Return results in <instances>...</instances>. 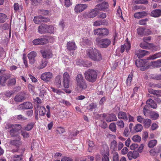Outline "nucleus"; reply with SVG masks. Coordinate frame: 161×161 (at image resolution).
<instances>
[{
    "mask_svg": "<svg viewBox=\"0 0 161 161\" xmlns=\"http://www.w3.org/2000/svg\"><path fill=\"white\" fill-rule=\"evenodd\" d=\"M161 57V53L159 52L150 56L147 58V60H153Z\"/></svg>",
    "mask_w": 161,
    "mask_h": 161,
    "instance_id": "473e14b6",
    "label": "nucleus"
},
{
    "mask_svg": "<svg viewBox=\"0 0 161 161\" xmlns=\"http://www.w3.org/2000/svg\"><path fill=\"white\" fill-rule=\"evenodd\" d=\"M145 119H144L141 116H138L137 117V120L138 122L142 123L143 122Z\"/></svg>",
    "mask_w": 161,
    "mask_h": 161,
    "instance_id": "338daca9",
    "label": "nucleus"
},
{
    "mask_svg": "<svg viewBox=\"0 0 161 161\" xmlns=\"http://www.w3.org/2000/svg\"><path fill=\"white\" fill-rule=\"evenodd\" d=\"M47 93L45 90L43 89L42 90L40 93V96L42 97H43L45 96H46Z\"/></svg>",
    "mask_w": 161,
    "mask_h": 161,
    "instance_id": "774afa93",
    "label": "nucleus"
},
{
    "mask_svg": "<svg viewBox=\"0 0 161 161\" xmlns=\"http://www.w3.org/2000/svg\"><path fill=\"white\" fill-rule=\"evenodd\" d=\"M151 118L153 120H156L159 117L158 114L155 112H153L150 114Z\"/></svg>",
    "mask_w": 161,
    "mask_h": 161,
    "instance_id": "a18cd8bd",
    "label": "nucleus"
},
{
    "mask_svg": "<svg viewBox=\"0 0 161 161\" xmlns=\"http://www.w3.org/2000/svg\"><path fill=\"white\" fill-rule=\"evenodd\" d=\"M109 128L112 131L115 132L116 131V126L114 123H111L109 126Z\"/></svg>",
    "mask_w": 161,
    "mask_h": 161,
    "instance_id": "8fccbe9b",
    "label": "nucleus"
},
{
    "mask_svg": "<svg viewBox=\"0 0 161 161\" xmlns=\"http://www.w3.org/2000/svg\"><path fill=\"white\" fill-rule=\"evenodd\" d=\"M94 35L100 36H105L108 35L109 33L108 30L105 28H99L93 31Z\"/></svg>",
    "mask_w": 161,
    "mask_h": 161,
    "instance_id": "39448f33",
    "label": "nucleus"
},
{
    "mask_svg": "<svg viewBox=\"0 0 161 161\" xmlns=\"http://www.w3.org/2000/svg\"><path fill=\"white\" fill-rule=\"evenodd\" d=\"M148 19L147 18L141 20L139 21V24L141 25H145L146 24L147 22L148 21Z\"/></svg>",
    "mask_w": 161,
    "mask_h": 161,
    "instance_id": "680f3d73",
    "label": "nucleus"
},
{
    "mask_svg": "<svg viewBox=\"0 0 161 161\" xmlns=\"http://www.w3.org/2000/svg\"><path fill=\"white\" fill-rule=\"evenodd\" d=\"M148 52L142 50H136L135 51V54L139 58H142L147 54Z\"/></svg>",
    "mask_w": 161,
    "mask_h": 161,
    "instance_id": "ddd939ff",
    "label": "nucleus"
},
{
    "mask_svg": "<svg viewBox=\"0 0 161 161\" xmlns=\"http://www.w3.org/2000/svg\"><path fill=\"white\" fill-rule=\"evenodd\" d=\"M10 144L16 147H19L22 144L20 138H18V140H12L10 142Z\"/></svg>",
    "mask_w": 161,
    "mask_h": 161,
    "instance_id": "cd10ccee",
    "label": "nucleus"
},
{
    "mask_svg": "<svg viewBox=\"0 0 161 161\" xmlns=\"http://www.w3.org/2000/svg\"><path fill=\"white\" fill-rule=\"evenodd\" d=\"M130 42L128 41V39H127L126 42H125L124 45H122L121 46L120 49L121 52L122 53H123L125 49L127 52H128L130 49Z\"/></svg>",
    "mask_w": 161,
    "mask_h": 161,
    "instance_id": "4468645a",
    "label": "nucleus"
},
{
    "mask_svg": "<svg viewBox=\"0 0 161 161\" xmlns=\"http://www.w3.org/2000/svg\"><path fill=\"white\" fill-rule=\"evenodd\" d=\"M135 63L137 67H140L143 66L145 63L144 60L142 59L139 60H136Z\"/></svg>",
    "mask_w": 161,
    "mask_h": 161,
    "instance_id": "f704fd0d",
    "label": "nucleus"
},
{
    "mask_svg": "<svg viewBox=\"0 0 161 161\" xmlns=\"http://www.w3.org/2000/svg\"><path fill=\"white\" fill-rule=\"evenodd\" d=\"M133 158L134 159H136L139 156V154L138 152L136 151H132Z\"/></svg>",
    "mask_w": 161,
    "mask_h": 161,
    "instance_id": "bf43d9fd",
    "label": "nucleus"
},
{
    "mask_svg": "<svg viewBox=\"0 0 161 161\" xmlns=\"http://www.w3.org/2000/svg\"><path fill=\"white\" fill-rule=\"evenodd\" d=\"M38 110L39 111V115L41 116L44 115L46 112V109L43 106H41L39 107Z\"/></svg>",
    "mask_w": 161,
    "mask_h": 161,
    "instance_id": "e433bc0d",
    "label": "nucleus"
},
{
    "mask_svg": "<svg viewBox=\"0 0 161 161\" xmlns=\"http://www.w3.org/2000/svg\"><path fill=\"white\" fill-rule=\"evenodd\" d=\"M157 143L156 140H152L149 141L148 143V146L150 148H153L156 146Z\"/></svg>",
    "mask_w": 161,
    "mask_h": 161,
    "instance_id": "a19ab883",
    "label": "nucleus"
},
{
    "mask_svg": "<svg viewBox=\"0 0 161 161\" xmlns=\"http://www.w3.org/2000/svg\"><path fill=\"white\" fill-rule=\"evenodd\" d=\"M53 77V75L52 73L48 72H45L41 75V78L45 82H47L50 81Z\"/></svg>",
    "mask_w": 161,
    "mask_h": 161,
    "instance_id": "6e6552de",
    "label": "nucleus"
},
{
    "mask_svg": "<svg viewBox=\"0 0 161 161\" xmlns=\"http://www.w3.org/2000/svg\"><path fill=\"white\" fill-rule=\"evenodd\" d=\"M63 84L64 88H68L69 86L70 77L68 73H64L63 75Z\"/></svg>",
    "mask_w": 161,
    "mask_h": 161,
    "instance_id": "423d86ee",
    "label": "nucleus"
},
{
    "mask_svg": "<svg viewBox=\"0 0 161 161\" xmlns=\"http://www.w3.org/2000/svg\"><path fill=\"white\" fill-rule=\"evenodd\" d=\"M147 15V13L145 11L138 12L135 13L134 14V18L136 19H139L142 18Z\"/></svg>",
    "mask_w": 161,
    "mask_h": 161,
    "instance_id": "6ab92c4d",
    "label": "nucleus"
},
{
    "mask_svg": "<svg viewBox=\"0 0 161 161\" xmlns=\"http://www.w3.org/2000/svg\"><path fill=\"white\" fill-rule=\"evenodd\" d=\"M147 104L149 105L152 108L156 109L157 107L156 103L151 98L148 99L146 101Z\"/></svg>",
    "mask_w": 161,
    "mask_h": 161,
    "instance_id": "393cba45",
    "label": "nucleus"
},
{
    "mask_svg": "<svg viewBox=\"0 0 161 161\" xmlns=\"http://www.w3.org/2000/svg\"><path fill=\"white\" fill-rule=\"evenodd\" d=\"M84 80H85L81 74H78L76 77L75 80L76 84Z\"/></svg>",
    "mask_w": 161,
    "mask_h": 161,
    "instance_id": "c9c22d12",
    "label": "nucleus"
},
{
    "mask_svg": "<svg viewBox=\"0 0 161 161\" xmlns=\"http://www.w3.org/2000/svg\"><path fill=\"white\" fill-rule=\"evenodd\" d=\"M98 12L96 7L95 8L92 9L91 11L87 15L88 17L90 18H93L95 17Z\"/></svg>",
    "mask_w": 161,
    "mask_h": 161,
    "instance_id": "a878e982",
    "label": "nucleus"
},
{
    "mask_svg": "<svg viewBox=\"0 0 161 161\" xmlns=\"http://www.w3.org/2000/svg\"><path fill=\"white\" fill-rule=\"evenodd\" d=\"M47 39L46 38H37L34 39L32 41V43L34 45H38L44 44Z\"/></svg>",
    "mask_w": 161,
    "mask_h": 161,
    "instance_id": "2eb2a0df",
    "label": "nucleus"
},
{
    "mask_svg": "<svg viewBox=\"0 0 161 161\" xmlns=\"http://www.w3.org/2000/svg\"><path fill=\"white\" fill-rule=\"evenodd\" d=\"M24 99L25 98L23 96L19 95L16 96L14 98V100L16 102H21L23 101Z\"/></svg>",
    "mask_w": 161,
    "mask_h": 161,
    "instance_id": "ea45409f",
    "label": "nucleus"
},
{
    "mask_svg": "<svg viewBox=\"0 0 161 161\" xmlns=\"http://www.w3.org/2000/svg\"><path fill=\"white\" fill-rule=\"evenodd\" d=\"M88 145L89 147L88 150L89 152H92V150L95 149L94 144L92 141H89L88 142Z\"/></svg>",
    "mask_w": 161,
    "mask_h": 161,
    "instance_id": "37998d69",
    "label": "nucleus"
},
{
    "mask_svg": "<svg viewBox=\"0 0 161 161\" xmlns=\"http://www.w3.org/2000/svg\"><path fill=\"white\" fill-rule=\"evenodd\" d=\"M151 65L155 67H161V59H158L156 61L151 62Z\"/></svg>",
    "mask_w": 161,
    "mask_h": 161,
    "instance_id": "2f4dec72",
    "label": "nucleus"
},
{
    "mask_svg": "<svg viewBox=\"0 0 161 161\" xmlns=\"http://www.w3.org/2000/svg\"><path fill=\"white\" fill-rule=\"evenodd\" d=\"M95 7L98 11H103L109 12L110 9L108 8V5L106 2H103L102 3L97 5Z\"/></svg>",
    "mask_w": 161,
    "mask_h": 161,
    "instance_id": "0eeeda50",
    "label": "nucleus"
},
{
    "mask_svg": "<svg viewBox=\"0 0 161 161\" xmlns=\"http://www.w3.org/2000/svg\"><path fill=\"white\" fill-rule=\"evenodd\" d=\"M37 55L36 53L34 51H32L28 54V57L29 60V63L31 64H33L35 61V58Z\"/></svg>",
    "mask_w": 161,
    "mask_h": 161,
    "instance_id": "f8f14e48",
    "label": "nucleus"
},
{
    "mask_svg": "<svg viewBox=\"0 0 161 161\" xmlns=\"http://www.w3.org/2000/svg\"><path fill=\"white\" fill-rule=\"evenodd\" d=\"M130 134V132L128 128L127 127L125 128L123 132L124 136L125 137H127Z\"/></svg>",
    "mask_w": 161,
    "mask_h": 161,
    "instance_id": "864d4df0",
    "label": "nucleus"
},
{
    "mask_svg": "<svg viewBox=\"0 0 161 161\" xmlns=\"http://www.w3.org/2000/svg\"><path fill=\"white\" fill-rule=\"evenodd\" d=\"M87 7V5L86 4H78L75 7L74 11L76 13H79L83 11Z\"/></svg>",
    "mask_w": 161,
    "mask_h": 161,
    "instance_id": "9d476101",
    "label": "nucleus"
},
{
    "mask_svg": "<svg viewBox=\"0 0 161 161\" xmlns=\"http://www.w3.org/2000/svg\"><path fill=\"white\" fill-rule=\"evenodd\" d=\"M106 120L107 122H109L111 121H116L117 119L115 114H108L106 118Z\"/></svg>",
    "mask_w": 161,
    "mask_h": 161,
    "instance_id": "aec40b11",
    "label": "nucleus"
},
{
    "mask_svg": "<svg viewBox=\"0 0 161 161\" xmlns=\"http://www.w3.org/2000/svg\"><path fill=\"white\" fill-rule=\"evenodd\" d=\"M76 85L78 88L80 90L85 89L87 87V85L85 80L76 84Z\"/></svg>",
    "mask_w": 161,
    "mask_h": 161,
    "instance_id": "bb28decb",
    "label": "nucleus"
},
{
    "mask_svg": "<svg viewBox=\"0 0 161 161\" xmlns=\"http://www.w3.org/2000/svg\"><path fill=\"white\" fill-rule=\"evenodd\" d=\"M32 108V105L30 102H26L19 105L17 109L19 110H22L31 109Z\"/></svg>",
    "mask_w": 161,
    "mask_h": 161,
    "instance_id": "9b49d317",
    "label": "nucleus"
},
{
    "mask_svg": "<svg viewBox=\"0 0 161 161\" xmlns=\"http://www.w3.org/2000/svg\"><path fill=\"white\" fill-rule=\"evenodd\" d=\"M151 15L154 17L161 16V10L159 9L153 10L151 12Z\"/></svg>",
    "mask_w": 161,
    "mask_h": 161,
    "instance_id": "5701e85b",
    "label": "nucleus"
},
{
    "mask_svg": "<svg viewBox=\"0 0 161 161\" xmlns=\"http://www.w3.org/2000/svg\"><path fill=\"white\" fill-rule=\"evenodd\" d=\"M148 92L157 97H161V90H154L152 88L148 89Z\"/></svg>",
    "mask_w": 161,
    "mask_h": 161,
    "instance_id": "412c9836",
    "label": "nucleus"
},
{
    "mask_svg": "<svg viewBox=\"0 0 161 161\" xmlns=\"http://www.w3.org/2000/svg\"><path fill=\"white\" fill-rule=\"evenodd\" d=\"M23 59L25 67H27L28 66V63H27V58L26 57L25 54H23Z\"/></svg>",
    "mask_w": 161,
    "mask_h": 161,
    "instance_id": "e2e57ef3",
    "label": "nucleus"
},
{
    "mask_svg": "<svg viewBox=\"0 0 161 161\" xmlns=\"http://www.w3.org/2000/svg\"><path fill=\"white\" fill-rule=\"evenodd\" d=\"M137 32L140 35H144V28H139L137 29Z\"/></svg>",
    "mask_w": 161,
    "mask_h": 161,
    "instance_id": "6e6d98bb",
    "label": "nucleus"
},
{
    "mask_svg": "<svg viewBox=\"0 0 161 161\" xmlns=\"http://www.w3.org/2000/svg\"><path fill=\"white\" fill-rule=\"evenodd\" d=\"M43 57L44 58H51L52 56V54L50 51H41Z\"/></svg>",
    "mask_w": 161,
    "mask_h": 161,
    "instance_id": "c85d7f7f",
    "label": "nucleus"
},
{
    "mask_svg": "<svg viewBox=\"0 0 161 161\" xmlns=\"http://www.w3.org/2000/svg\"><path fill=\"white\" fill-rule=\"evenodd\" d=\"M117 14L119 17L123 18L122 16V10L120 8L119 6V8L117 10Z\"/></svg>",
    "mask_w": 161,
    "mask_h": 161,
    "instance_id": "69168bd1",
    "label": "nucleus"
},
{
    "mask_svg": "<svg viewBox=\"0 0 161 161\" xmlns=\"http://www.w3.org/2000/svg\"><path fill=\"white\" fill-rule=\"evenodd\" d=\"M47 61L45 60H42L39 63V65L38 66V68L39 69H42L44 68L47 64Z\"/></svg>",
    "mask_w": 161,
    "mask_h": 161,
    "instance_id": "7c9ffc66",
    "label": "nucleus"
},
{
    "mask_svg": "<svg viewBox=\"0 0 161 161\" xmlns=\"http://www.w3.org/2000/svg\"><path fill=\"white\" fill-rule=\"evenodd\" d=\"M34 22L36 24H40L42 22H47L49 21V19L42 16L41 15L36 16L33 19Z\"/></svg>",
    "mask_w": 161,
    "mask_h": 161,
    "instance_id": "1a4fd4ad",
    "label": "nucleus"
},
{
    "mask_svg": "<svg viewBox=\"0 0 161 161\" xmlns=\"http://www.w3.org/2000/svg\"><path fill=\"white\" fill-rule=\"evenodd\" d=\"M87 56L92 60L95 61H100L102 59L101 55L97 49L90 47L86 51Z\"/></svg>",
    "mask_w": 161,
    "mask_h": 161,
    "instance_id": "f257e3e1",
    "label": "nucleus"
},
{
    "mask_svg": "<svg viewBox=\"0 0 161 161\" xmlns=\"http://www.w3.org/2000/svg\"><path fill=\"white\" fill-rule=\"evenodd\" d=\"M141 139V137L137 135L134 136L132 138V140L135 142H140Z\"/></svg>",
    "mask_w": 161,
    "mask_h": 161,
    "instance_id": "de8ad7c7",
    "label": "nucleus"
},
{
    "mask_svg": "<svg viewBox=\"0 0 161 161\" xmlns=\"http://www.w3.org/2000/svg\"><path fill=\"white\" fill-rule=\"evenodd\" d=\"M47 25H42L39 26L38 30L39 32L41 34L46 33Z\"/></svg>",
    "mask_w": 161,
    "mask_h": 161,
    "instance_id": "b1692460",
    "label": "nucleus"
},
{
    "mask_svg": "<svg viewBox=\"0 0 161 161\" xmlns=\"http://www.w3.org/2000/svg\"><path fill=\"white\" fill-rule=\"evenodd\" d=\"M84 75L85 78L87 81L93 82L97 79V74L94 70L89 69L85 72Z\"/></svg>",
    "mask_w": 161,
    "mask_h": 161,
    "instance_id": "f03ea898",
    "label": "nucleus"
},
{
    "mask_svg": "<svg viewBox=\"0 0 161 161\" xmlns=\"http://www.w3.org/2000/svg\"><path fill=\"white\" fill-rule=\"evenodd\" d=\"M113 161H119L118 153L115 152L113 154Z\"/></svg>",
    "mask_w": 161,
    "mask_h": 161,
    "instance_id": "5fc2aeb1",
    "label": "nucleus"
},
{
    "mask_svg": "<svg viewBox=\"0 0 161 161\" xmlns=\"http://www.w3.org/2000/svg\"><path fill=\"white\" fill-rule=\"evenodd\" d=\"M97 44L101 47H107L111 43L110 40L108 38L100 39L97 38L96 39Z\"/></svg>",
    "mask_w": 161,
    "mask_h": 161,
    "instance_id": "20e7f679",
    "label": "nucleus"
},
{
    "mask_svg": "<svg viewBox=\"0 0 161 161\" xmlns=\"http://www.w3.org/2000/svg\"><path fill=\"white\" fill-rule=\"evenodd\" d=\"M34 125V124L33 123H29L25 127V130L28 131L31 130L33 127Z\"/></svg>",
    "mask_w": 161,
    "mask_h": 161,
    "instance_id": "09e8293b",
    "label": "nucleus"
},
{
    "mask_svg": "<svg viewBox=\"0 0 161 161\" xmlns=\"http://www.w3.org/2000/svg\"><path fill=\"white\" fill-rule=\"evenodd\" d=\"M133 1L136 3L147 4L148 3L147 0H133Z\"/></svg>",
    "mask_w": 161,
    "mask_h": 161,
    "instance_id": "603ef678",
    "label": "nucleus"
},
{
    "mask_svg": "<svg viewBox=\"0 0 161 161\" xmlns=\"http://www.w3.org/2000/svg\"><path fill=\"white\" fill-rule=\"evenodd\" d=\"M117 125L120 128L122 129L125 126V123L123 120H118L116 122Z\"/></svg>",
    "mask_w": 161,
    "mask_h": 161,
    "instance_id": "49530a36",
    "label": "nucleus"
},
{
    "mask_svg": "<svg viewBox=\"0 0 161 161\" xmlns=\"http://www.w3.org/2000/svg\"><path fill=\"white\" fill-rule=\"evenodd\" d=\"M50 91L53 92L54 93H56L58 95L61 94L63 93V92L60 90L55 88L53 87H51L50 89H49Z\"/></svg>",
    "mask_w": 161,
    "mask_h": 161,
    "instance_id": "58836bf2",
    "label": "nucleus"
},
{
    "mask_svg": "<svg viewBox=\"0 0 161 161\" xmlns=\"http://www.w3.org/2000/svg\"><path fill=\"white\" fill-rule=\"evenodd\" d=\"M54 84L57 87H62L61 77L60 75H58L55 77Z\"/></svg>",
    "mask_w": 161,
    "mask_h": 161,
    "instance_id": "a211bd4d",
    "label": "nucleus"
},
{
    "mask_svg": "<svg viewBox=\"0 0 161 161\" xmlns=\"http://www.w3.org/2000/svg\"><path fill=\"white\" fill-rule=\"evenodd\" d=\"M53 31V27L52 25L48 26L47 27L46 32L52 33Z\"/></svg>",
    "mask_w": 161,
    "mask_h": 161,
    "instance_id": "13d9d810",
    "label": "nucleus"
},
{
    "mask_svg": "<svg viewBox=\"0 0 161 161\" xmlns=\"http://www.w3.org/2000/svg\"><path fill=\"white\" fill-rule=\"evenodd\" d=\"M100 126L103 128L105 129L108 127V125L104 121H101L100 124Z\"/></svg>",
    "mask_w": 161,
    "mask_h": 161,
    "instance_id": "052dcab7",
    "label": "nucleus"
},
{
    "mask_svg": "<svg viewBox=\"0 0 161 161\" xmlns=\"http://www.w3.org/2000/svg\"><path fill=\"white\" fill-rule=\"evenodd\" d=\"M118 117L119 119H121L124 121H127L128 120V113L125 112L120 111L118 114Z\"/></svg>",
    "mask_w": 161,
    "mask_h": 161,
    "instance_id": "f3484780",
    "label": "nucleus"
},
{
    "mask_svg": "<svg viewBox=\"0 0 161 161\" xmlns=\"http://www.w3.org/2000/svg\"><path fill=\"white\" fill-rule=\"evenodd\" d=\"M10 129V133L12 136H17L19 133V131L21 128V126L18 125H9L8 126Z\"/></svg>",
    "mask_w": 161,
    "mask_h": 161,
    "instance_id": "7ed1b4c3",
    "label": "nucleus"
},
{
    "mask_svg": "<svg viewBox=\"0 0 161 161\" xmlns=\"http://www.w3.org/2000/svg\"><path fill=\"white\" fill-rule=\"evenodd\" d=\"M143 128L142 125L141 124H137L134 127V129L136 132L141 131Z\"/></svg>",
    "mask_w": 161,
    "mask_h": 161,
    "instance_id": "4c0bfd02",
    "label": "nucleus"
},
{
    "mask_svg": "<svg viewBox=\"0 0 161 161\" xmlns=\"http://www.w3.org/2000/svg\"><path fill=\"white\" fill-rule=\"evenodd\" d=\"M133 75L132 73L129 75L126 81V84L127 85H130V84Z\"/></svg>",
    "mask_w": 161,
    "mask_h": 161,
    "instance_id": "3c124183",
    "label": "nucleus"
},
{
    "mask_svg": "<svg viewBox=\"0 0 161 161\" xmlns=\"http://www.w3.org/2000/svg\"><path fill=\"white\" fill-rule=\"evenodd\" d=\"M151 120L150 119H145L143 122L144 126L145 128H148L150 126Z\"/></svg>",
    "mask_w": 161,
    "mask_h": 161,
    "instance_id": "72a5a7b5",
    "label": "nucleus"
},
{
    "mask_svg": "<svg viewBox=\"0 0 161 161\" xmlns=\"http://www.w3.org/2000/svg\"><path fill=\"white\" fill-rule=\"evenodd\" d=\"M97 106L96 103H92L89 105L88 108L91 111H92L94 109H95Z\"/></svg>",
    "mask_w": 161,
    "mask_h": 161,
    "instance_id": "79ce46f5",
    "label": "nucleus"
},
{
    "mask_svg": "<svg viewBox=\"0 0 161 161\" xmlns=\"http://www.w3.org/2000/svg\"><path fill=\"white\" fill-rule=\"evenodd\" d=\"M117 143L115 140H113L111 143L110 148L113 150H115L117 149Z\"/></svg>",
    "mask_w": 161,
    "mask_h": 161,
    "instance_id": "c03bdc74",
    "label": "nucleus"
},
{
    "mask_svg": "<svg viewBox=\"0 0 161 161\" xmlns=\"http://www.w3.org/2000/svg\"><path fill=\"white\" fill-rule=\"evenodd\" d=\"M16 83V80L14 78L10 80L8 83V86H11L15 84Z\"/></svg>",
    "mask_w": 161,
    "mask_h": 161,
    "instance_id": "4d7b16f0",
    "label": "nucleus"
},
{
    "mask_svg": "<svg viewBox=\"0 0 161 161\" xmlns=\"http://www.w3.org/2000/svg\"><path fill=\"white\" fill-rule=\"evenodd\" d=\"M138 145L136 143L132 144L130 146V148L132 150H134L138 148Z\"/></svg>",
    "mask_w": 161,
    "mask_h": 161,
    "instance_id": "0e129e2a",
    "label": "nucleus"
},
{
    "mask_svg": "<svg viewBox=\"0 0 161 161\" xmlns=\"http://www.w3.org/2000/svg\"><path fill=\"white\" fill-rule=\"evenodd\" d=\"M106 21L105 20H97L95 21L93 24V25L94 26H98L101 25H106Z\"/></svg>",
    "mask_w": 161,
    "mask_h": 161,
    "instance_id": "c756f323",
    "label": "nucleus"
},
{
    "mask_svg": "<svg viewBox=\"0 0 161 161\" xmlns=\"http://www.w3.org/2000/svg\"><path fill=\"white\" fill-rule=\"evenodd\" d=\"M76 46L74 42H69L67 43V48L69 50H75L76 49Z\"/></svg>",
    "mask_w": 161,
    "mask_h": 161,
    "instance_id": "4be33fe9",
    "label": "nucleus"
},
{
    "mask_svg": "<svg viewBox=\"0 0 161 161\" xmlns=\"http://www.w3.org/2000/svg\"><path fill=\"white\" fill-rule=\"evenodd\" d=\"M10 77L9 74H3L0 77V83L1 85L3 86L5 85V83L7 80Z\"/></svg>",
    "mask_w": 161,
    "mask_h": 161,
    "instance_id": "dca6fc26",
    "label": "nucleus"
}]
</instances>
